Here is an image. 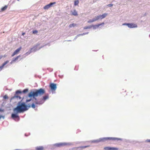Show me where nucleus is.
<instances>
[{
  "label": "nucleus",
  "instance_id": "nucleus-1",
  "mask_svg": "<svg viewBox=\"0 0 150 150\" xmlns=\"http://www.w3.org/2000/svg\"><path fill=\"white\" fill-rule=\"evenodd\" d=\"M27 104V105H26L24 103H19V105L14 109V112L18 113L28 110L31 107V104L29 103Z\"/></svg>",
  "mask_w": 150,
  "mask_h": 150
},
{
  "label": "nucleus",
  "instance_id": "nucleus-2",
  "mask_svg": "<svg viewBox=\"0 0 150 150\" xmlns=\"http://www.w3.org/2000/svg\"><path fill=\"white\" fill-rule=\"evenodd\" d=\"M45 92L44 89L41 88L38 90H36L35 92H30L28 94V96L30 97L33 96L34 98L35 97L43 95Z\"/></svg>",
  "mask_w": 150,
  "mask_h": 150
},
{
  "label": "nucleus",
  "instance_id": "nucleus-3",
  "mask_svg": "<svg viewBox=\"0 0 150 150\" xmlns=\"http://www.w3.org/2000/svg\"><path fill=\"white\" fill-rule=\"evenodd\" d=\"M48 95L47 94L43 97V99H41L38 101H36L37 99L36 98H35V103L36 104H41L44 102V101L43 100H46L48 98Z\"/></svg>",
  "mask_w": 150,
  "mask_h": 150
},
{
  "label": "nucleus",
  "instance_id": "nucleus-4",
  "mask_svg": "<svg viewBox=\"0 0 150 150\" xmlns=\"http://www.w3.org/2000/svg\"><path fill=\"white\" fill-rule=\"evenodd\" d=\"M26 103L30 104L31 107L33 108H35V105L34 103H33V100L32 99L27 100L26 102Z\"/></svg>",
  "mask_w": 150,
  "mask_h": 150
},
{
  "label": "nucleus",
  "instance_id": "nucleus-5",
  "mask_svg": "<svg viewBox=\"0 0 150 150\" xmlns=\"http://www.w3.org/2000/svg\"><path fill=\"white\" fill-rule=\"evenodd\" d=\"M56 2L50 3L49 4H48L44 6L43 8L45 10L48 9L49 8L52 7L53 5L56 4Z\"/></svg>",
  "mask_w": 150,
  "mask_h": 150
},
{
  "label": "nucleus",
  "instance_id": "nucleus-6",
  "mask_svg": "<svg viewBox=\"0 0 150 150\" xmlns=\"http://www.w3.org/2000/svg\"><path fill=\"white\" fill-rule=\"evenodd\" d=\"M123 25H126L130 28H136L137 27V25L134 23H124Z\"/></svg>",
  "mask_w": 150,
  "mask_h": 150
},
{
  "label": "nucleus",
  "instance_id": "nucleus-7",
  "mask_svg": "<svg viewBox=\"0 0 150 150\" xmlns=\"http://www.w3.org/2000/svg\"><path fill=\"white\" fill-rule=\"evenodd\" d=\"M56 84L54 83H51L50 84V86L52 90L55 91L57 88Z\"/></svg>",
  "mask_w": 150,
  "mask_h": 150
},
{
  "label": "nucleus",
  "instance_id": "nucleus-8",
  "mask_svg": "<svg viewBox=\"0 0 150 150\" xmlns=\"http://www.w3.org/2000/svg\"><path fill=\"white\" fill-rule=\"evenodd\" d=\"M22 49V47H20L19 48L16 49L12 54L11 55V56L13 57L15 55L18 54L20 51Z\"/></svg>",
  "mask_w": 150,
  "mask_h": 150
},
{
  "label": "nucleus",
  "instance_id": "nucleus-9",
  "mask_svg": "<svg viewBox=\"0 0 150 150\" xmlns=\"http://www.w3.org/2000/svg\"><path fill=\"white\" fill-rule=\"evenodd\" d=\"M104 149L105 150H118V148L110 147H104Z\"/></svg>",
  "mask_w": 150,
  "mask_h": 150
},
{
  "label": "nucleus",
  "instance_id": "nucleus-10",
  "mask_svg": "<svg viewBox=\"0 0 150 150\" xmlns=\"http://www.w3.org/2000/svg\"><path fill=\"white\" fill-rule=\"evenodd\" d=\"M103 139L105 140H119L121 139L117 138H112V137H107L103 138Z\"/></svg>",
  "mask_w": 150,
  "mask_h": 150
},
{
  "label": "nucleus",
  "instance_id": "nucleus-11",
  "mask_svg": "<svg viewBox=\"0 0 150 150\" xmlns=\"http://www.w3.org/2000/svg\"><path fill=\"white\" fill-rule=\"evenodd\" d=\"M15 114H12L11 115V117L12 118L15 120L16 118H17L18 120H19V117L18 115H17L18 113H15Z\"/></svg>",
  "mask_w": 150,
  "mask_h": 150
},
{
  "label": "nucleus",
  "instance_id": "nucleus-12",
  "mask_svg": "<svg viewBox=\"0 0 150 150\" xmlns=\"http://www.w3.org/2000/svg\"><path fill=\"white\" fill-rule=\"evenodd\" d=\"M104 25V22H103V23H101L100 24H98V25H93L92 26H91V27H93L94 29H96V28L99 27L100 26L103 25Z\"/></svg>",
  "mask_w": 150,
  "mask_h": 150
},
{
  "label": "nucleus",
  "instance_id": "nucleus-13",
  "mask_svg": "<svg viewBox=\"0 0 150 150\" xmlns=\"http://www.w3.org/2000/svg\"><path fill=\"white\" fill-rule=\"evenodd\" d=\"M100 19L99 16H98L95 17V18L92 20H91L88 21V23H91L95 21L98 20Z\"/></svg>",
  "mask_w": 150,
  "mask_h": 150
},
{
  "label": "nucleus",
  "instance_id": "nucleus-14",
  "mask_svg": "<svg viewBox=\"0 0 150 150\" xmlns=\"http://www.w3.org/2000/svg\"><path fill=\"white\" fill-rule=\"evenodd\" d=\"M67 144L65 143H60L56 144H55V145L57 147H60L61 146H63L66 145Z\"/></svg>",
  "mask_w": 150,
  "mask_h": 150
},
{
  "label": "nucleus",
  "instance_id": "nucleus-15",
  "mask_svg": "<svg viewBox=\"0 0 150 150\" xmlns=\"http://www.w3.org/2000/svg\"><path fill=\"white\" fill-rule=\"evenodd\" d=\"M108 15V14L107 13H105L102 15H99L100 19H102L103 18H105Z\"/></svg>",
  "mask_w": 150,
  "mask_h": 150
},
{
  "label": "nucleus",
  "instance_id": "nucleus-16",
  "mask_svg": "<svg viewBox=\"0 0 150 150\" xmlns=\"http://www.w3.org/2000/svg\"><path fill=\"white\" fill-rule=\"evenodd\" d=\"M22 93V92L19 90H18L16 91V94L15 95V97L17 98H19V99H20L21 98L20 96H18L17 95V94L18 93Z\"/></svg>",
  "mask_w": 150,
  "mask_h": 150
},
{
  "label": "nucleus",
  "instance_id": "nucleus-17",
  "mask_svg": "<svg viewBox=\"0 0 150 150\" xmlns=\"http://www.w3.org/2000/svg\"><path fill=\"white\" fill-rule=\"evenodd\" d=\"M9 62L8 60L4 62L3 64L0 67V69L1 70L6 64H7Z\"/></svg>",
  "mask_w": 150,
  "mask_h": 150
},
{
  "label": "nucleus",
  "instance_id": "nucleus-18",
  "mask_svg": "<svg viewBox=\"0 0 150 150\" xmlns=\"http://www.w3.org/2000/svg\"><path fill=\"white\" fill-rule=\"evenodd\" d=\"M36 150H43L44 147L42 146L37 147L35 148Z\"/></svg>",
  "mask_w": 150,
  "mask_h": 150
},
{
  "label": "nucleus",
  "instance_id": "nucleus-19",
  "mask_svg": "<svg viewBox=\"0 0 150 150\" xmlns=\"http://www.w3.org/2000/svg\"><path fill=\"white\" fill-rule=\"evenodd\" d=\"M71 12L72 13V15H74V16H77L78 15L77 11L75 10H74L73 11H71Z\"/></svg>",
  "mask_w": 150,
  "mask_h": 150
},
{
  "label": "nucleus",
  "instance_id": "nucleus-20",
  "mask_svg": "<svg viewBox=\"0 0 150 150\" xmlns=\"http://www.w3.org/2000/svg\"><path fill=\"white\" fill-rule=\"evenodd\" d=\"M7 7H8L7 6V5L5 6H4L2 7L1 8V11H5L7 9Z\"/></svg>",
  "mask_w": 150,
  "mask_h": 150
},
{
  "label": "nucleus",
  "instance_id": "nucleus-21",
  "mask_svg": "<svg viewBox=\"0 0 150 150\" xmlns=\"http://www.w3.org/2000/svg\"><path fill=\"white\" fill-rule=\"evenodd\" d=\"M76 24L75 23H72L70 24L69 26V28H72L73 27H74L76 26Z\"/></svg>",
  "mask_w": 150,
  "mask_h": 150
},
{
  "label": "nucleus",
  "instance_id": "nucleus-22",
  "mask_svg": "<svg viewBox=\"0 0 150 150\" xmlns=\"http://www.w3.org/2000/svg\"><path fill=\"white\" fill-rule=\"evenodd\" d=\"M79 3V1L78 0L75 1L74 2V5L75 6L78 5Z\"/></svg>",
  "mask_w": 150,
  "mask_h": 150
},
{
  "label": "nucleus",
  "instance_id": "nucleus-23",
  "mask_svg": "<svg viewBox=\"0 0 150 150\" xmlns=\"http://www.w3.org/2000/svg\"><path fill=\"white\" fill-rule=\"evenodd\" d=\"M28 91V89H24L23 91V92L24 93H25L27 92Z\"/></svg>",
  "mask_w": 150,
  "mask_h": 150
},
{
  "label": "nucleus",
  "instance_id": "nucleus-24",
  "mask_svg": "<svg viewBox=\"0 0 150 150\" xmlns=\"http://www.w3.org/2000/svg\"><path fill=\"white\" fill-rule=\"evenodd\" d=\"M20 57V56H18L17 57H16L14 59H13V61L14 62H15V61H16V60H17L18 58H19V57Z\"/></svg>",
  "mask_w": 150,
  "mask_h": 150
},
{
  "label": "nucleus",
  "instance_id": "nucleus-25",
  "mask_svg": "<svg viewBox=\"0 0 150 150\" xmlns=\"http://www.w3.org/2000/svg\"><path fill=\"white\" fill-rule=\"evenodd\" d=\"M91 28V26H86V27H85L84 29H89V28Z\"/></svg>",
  "mask_w": 150,
  "mask_h": 150
},
{
  "label": "nucleus",
  "instance_id": "nucleus-26",
  "mask_svg": "<svg viewBox=\"0 0 150 150\" xmlns=\"http://www.w3.org/2000/svg\"><path fill=\"white\" fill-rule=\"evenodd\" d=\"M4 98L5 99H8V96L6 95H5L4 96Z\"/></svg>",
  "mask_w": 150,
  "mask_h": 150
},
{
  "label": "nucleus",
  "instance_id": "nucleus-27",
  "mask_svg": "<svg viewBox=\"0 0 150 150\" xmlns=\"http://www.w3.org/2000/svg\"><path fill=\"white\" fill-rule=\"evenodd\" d=\"M38 32V31L36 30H34L33 31V33L36 34Z\"/></svg>",
  "mask_w": 150,
  "mask_h": 150
},
{
  "label": "nucleus",
  "instance_id": "nucleus-28",
  "mask_svg": "<svg viewBox=\"0 0 150 150\" xmlns=\"http://www.w3.org/2000/svg\"><path fill=\"white\" fill-rule=\"evenodd\" d=\"M89 146H82L81 147L82 148H86V147H88Z\"/></svg>",
  "mask_w": 150,
  "mask_h": 150
},
{
  "label": "nucleus",
  "instance_id": "nucleus-29",
  "mask_svg": "<svg viewBox=\"0 0 150 150\" xmlns=\"http://www.w3.org/2000/svg\"><path fill=\"white\" fill-rule=\"evenodd\" d=\"M113 6L112 4H109L108 5V6L109 7H111V6Z\"/></svg>",
  "mask_w": 150,
  "mask_h": 150
},
{
  "label": "nucleus",
  "instance_id": "nucleus-30",
  "mask_svg": "<svg viewBox=\"0 0 150 150\" xmlns=\"http://www.w3.org/2000/svg\"><path fill=\"white\" fill-rule=\"evenodd\" d=\"M85 34H86V33H85ZM85 34L84 33H83V34H80L79 35H78V36H80L82 35H84Z\"/></svg>",
  "mask_w": 150,
  "mask_h": 150
},
{
  "label": "nucleus",
  "instance_id": "nucleus-31",
  "mask_svg": "<svg viewBox=\"0 0 150 150\" xmlns=\"http://www.w3.org/2000/svg\"><path fill=\"white\" fill-rule=\"evenodd\" d=\"M146 141L147 142H150V139L147 140Z\"/></svg>",
  "mask_w": 150,
  "mask_h": 150
},
{
  "label": "nucleus",
  "instance_id": "nucleus-32",
  "mask_svg": "<svg viewBox=\"0 0 150 150\" xmlns=\"http://www.w3.org/2000/svg\"><path fill=\"white\" fill-rule=\"evenodd\" d=\"M3 57V56H0V59H1Z\"/></svg>",
  "mask_w": 150,
  "mask_h": 150
},
{
  "label": "nucleus",
  "instance_id": "nucleus-33",
  "mask_svg": "<svg viewBox=\"0 0 150 150\" xmlns=\"http://www.w3.org/2000/svg\"><path fill=\"white\" fill-rule=\"evenodd\" d=\"M13 62H14L13 60L11 61V62H10L11 64H12Z\"/></svg>",
  "mask_w": 150,
  "mask_h": 150
},
{
  "label": "nucleus",
  "instance_id": "nucleus-34",
  "mask_svg": "<svg viewBox=\"0 0 150 150\" xmlns=\"http://www.w3.org/2000/svg\"><path fill=\"white\" fill-rule=\"evenodd\" d=\"M33 49H35V47H33V48H31V50H32Z\"/></svg>",
  "mask_w": 150,
  "mask_h": 150
},
{
  "label": "nucleus",
  "instance_id": "nucleus-35",
  "mask_svg": "<svg viewBox=\"0 0 150 150\" xmlns=\"http://www.w3.org/2000/svg\"><path fill=\"white\" fill-rule=\"evenodd\" d=\"M124 95L125 96L127 95V94L126 93Z\"/></svg>",
  "mask_w": 150,
  "mask_h": 150
},
{
  "label": "nucleus",
  "instance_id": "nucleus-36",
  "mask_svg": "<svg viewBox=\"0 0 150 150\" xmlns=\"http://www.w3.org/2000/svg\"><path fill=\"white\" fill-rule=\"evenodd\" d=\"M132 93V91H130L129 92V93Z\"/></svg>",
  "mask_w": 150,
  "mask_h": 150
},
{
  "label": "nucleus",
  "instance_id": "nucleus-37",
  "mask_svg": "<svg viewBox=\"0 0 150 150\" xmlns=\"http://www.w3.org/2000/svg\"><path fill=\"white\" fill-rule=\"evenodd\" d=\"M25 34V33H23L22 34L23 35H24Z\"/></svg>",
  "mask_w": 150,
  "mask_h": 150
},
{
  "label": "nucleus",
  "instance_id": "nucleus-38",
  "mask_svg": "<svg viewBox=\"0 0 150 150\" xmlns=\"http://www.w3.org/2000/svg\"><path fill=\"white\" fill-rule=\"evenodd\" d=\"M2 117V116L0 115V119H1Z\"/></svg>",
  "mask_w": 150,
  "mask_h": 150
},
{
  "label": "nucleus",
  "instance_id": "nucleus-39",
  "mask_svg": "<svg viewBox=\"0 0 150 150\" xmlns=\"http://www.w3.org/2000/svg\"><path fill=\"white\" fill-rule=\"evenodd\" d=\"M126 91H125V93H126Z\"/></svg>",
  "mask_w": 150,
  "mask_h": 150
},
{
  "label": "nucleus",
  "instance_id": "nucleus-40",
  "mask_svg": "<svg viewBox=\"0 0 150 150\" xmlns=\"http://www.w3.org/2000/svg\"><path fill=\"white\" fill-rule=\"evenodd\" d=\"M18 1H19L20 0H17Z\"/></svg>",
  "mask_w": 150,
  "mask_h": 150
}]
</instances>
